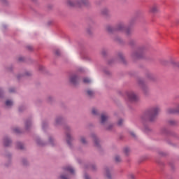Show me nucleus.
Listing matches in <instances>:
<instances>
[{
    "mask_svg": "<svg viewBox=\"0 0 179 179\" xmlns=\"http://www.w3.org/2000/svg\"><path fill=\"white\" fill-rule=\"evenodd\" d=\"M108 129H111V126H109Z\"/></svg>",
    "mask_w": 179,
    "mask_h": 179,
    "instance_id": "obj_40",
    "label": "nucleus"
},
{
    "mask_svg": "<svg viewBox=\"0 0 179 179\" xmlns=\"http://www.w3.org/2000/svg\"><path fill=\"white\" fill-rule=\"evenodd\" d=\"M129 152H130L129 148H125L124 149V152L125 153V155H128V154L129 153Z\"/></svg>",
    "mask_w": 179,
    "mask_h": 179,
    "instance_id": "obj_21",
    "label": "nucleus"
},
{
    "mask_svg": "<svg viewBox=\"0 0 179 179\" xmlns=\"http://www.w3.org/2000/svg\"><path fill=\"white\" fill-rule=\"evenodd\" d=\"M3 1H5V0H3Z\"/></svg>",
    "mask_w": 179,
    "mask_h": 179,
    "instance_id": "obj_45",
    "label": "nucleus"
},
{
    "mask_svg": "<svg viewBox=\"0 0 179 179\" xmlns=\"http://www.w3.org/2000/svg\"><path fill=\"white\" fill-rule=\"evenodd\" d=\"M160 113V108L159 107H155L153 108L149 115V120L150 121H155V119L156 118V115Z\"/></svg>",
    "mask_w": 179,
    "mask_h": 179,
    "instance_id": "obj_3",
    "label": "nucleus"
},
{
    "mask_svg": "<svg viewBox=\"0 0 179 179\" xmlns=\"http://www.w3.org/2000/svg\"><path fill=\"white\" fill-rule=\"evenodd\" d=\"M90 82H92V80L87 78H83V83H90Z\"/></svg>",
    "mask_w": 179,
    "mask_h": 179,
    "instance_id": "obj_18",
    "label": "nucleus"
},
{
    "mask_svg": "<svg viewBox=\"0 0 179 179\" xmlns=\"http://www.w3.org/2000/svg\"><path fill=\"white\" fill-rule=\"evenodd\" d=\"M70 82L72 85H76L78 83V76L76 75L71 76L70 77Z\"/></svg>",
    "mask_w": 179,
    "mask_h": 179,
    "instance_id": "obj_8",
    "label": "nucleus"
},
{
    "mask_svg": "<svg viewBox=\"0 0 179 179\" xmlns=\"http://www.w3.org/2000/svg\"><path fill=\"white\" fill-rule=\"evenodd\" d=\"M38 143L41 145H43V143H40L39 141H38Z\"/></svg>",
    "mask_w": 179,
    "mask_h": 179,
    "instance_id": "obj_37",
    "label": "nucleus"
},
{
    "mask_svg": "<svg viewBox=\"0 0 179 179\" xmlns=\"http://www.w3.org/2000/svg\"><path fill=\"white\" fill-rule=\"evenodd\" d=\"M88 96H90V97H92V96H94V92L92 91V90H88L87 92Z\"/></svg>",
    "mask_w": 179,
    "mask_h": 179,
    "instance_id": "obj_19",
    "label": "nucleus"
},
{
    "mask_svg": "<svg viewBox=\"0 0 179 179\" xmlns=\"http://www.w3.org/2000/svg\"><path fill=\"white\" fill-rule=\"evenodd\" d=\"M68 6L71 8H80V6H87L89 1L87 0H68Z\"/></svg>",
    "mask_w": 179,
    "mask_h": 179,
    "instance_id": "obj_1",
    "label": "nucleus"
},
{
    "mask_svg": "<svg viewBox=\"0 0 179 179\" xmlns=\"http://www.w3.org/2000/svg\"><path fill=\"white\" fill-rule=\"evenodd\" d=\"M166 112L168 114H176L177 113H179V105H178L176 109L169 108Z\"/></svg>",
    "mask_w": 179,
    "mask_h": 179,
    "instance_id": "obj_6",
    "label": "nucleus"
},
{
    "mask_svg": "<svg viewBox=\"0 0 179 179\" xmlns=\"http://www.w3.org/2000/svg\"><path fill=\"white\" fill-rule=\"evenodd\" d=\"M106 176L107 178L111 179V174H110V169H106Z\"/></svg>",
    "mask_w": 179,
    "mask_h": 179,
    "instance_id": "obj_12",
    "label": "nucleus"
},
{
    "mask_svg": "<svg viewBox=\"0 0 179 179\" xmlns=\"http://www.w3.org/2000/svg\"><path fill=\"white\" fill-rule=\"evenodd\" d=\"M60 178H62V179H68V178L65 176H61Z\"/></svg>",
    "mask_w": 179,
    "mask_h": 179,
    "instance_id": "obj_28",
    "label": "nucleus"
},
{
    "mask_svg": "<svg viewBox=\"0 0 179 179\" xmlns=\"http://www.w3.org/2000/svg\"><path fill=\"white\" fill-rule=\"evenodd\" d=\"M65 171H69L71 174H73V173H75V170L72 167H71V166H66L65 168Z\"/></svg>",
    "mask_w": 179,
    "mask_h": 179,
    "instance_id": "obj_10",
    "label": "nucleus"
},
{
    "mask_svg": "<svg viewBox=\"0 0 179 179\" xmlns=\"http://www.w3.org/2000/svg\"><path fill=\"white\" fill-rule=\"evenodd\" d=\"M120 58L122 59V58H124V57L122 56V55H120Z\"/></svg>",
    "mask_w": 179,
    "mask_h": 179,
    "instance_id": "obj_38",
    "label": "nucleus"
},
{
    "mask_svg": "<svg viewBox=\"0 0 179 179\" xmlns=\"http://www.w3.org/2000/svg\"><path fill=\"white\" fill-rule=\"evenodd\" d=\"M101 15L103 16H110V10L108 8H105L101 10Z\"/></svg>",
    "mask_w": 179,
    "mask_h": 179,
    "instance_id": "obj_7",
    "label": "nucleus"
},
{
    "mask_svg": "<svg viewBox=\"0 0 179 179\" xmlns=\"http://www.w3.org/2000/svg\"><path fill=\"white\" fill-rule=\"evenodd\" d=\"M43 128H44V125H43Z\"/></svg>",
    "mask_w": 179,
    "mask_h": 179,
    "instance_id": "obj_44",
    "label": "nucleus"
},
{
    "mask_svg": "<svg viewBox=\"0 0 179 179\" xmlns=\"http://www.w3.org/2000/svg\"><path fill=\"white\" fill-rule=\"evenodd\" d=\"M130 134H131V136H133L134 138H135V133L131 132Z\"/></svg>",
    "mask_w": 179,
    "mask_h": 179,
    "instance_id": "obj_30",
    "label": "nucleus"
},
{
    "mask_svg": "<svg viewBox=\"0 0 179 179\" xmlns=\"http://www.w3.org/2000/svg\"><path fill=\"white\" fill-rule=\"evenodd\" d=\"M29 124H30V122H26V127H27V128H29Z\"/></svg>",
    "mask_w": 179,
    "mask_h": 179,
    "instance_id": "obj_32",
    "label": "nucleus"
},
{
    "mask_svg": "<svg viewBox=\"0 0 179 179\" xmlns=\"http://www.w3.org/2000/svg\"><path fill=\"white\" fill-rule=\"evenodd\" d=\"M115 30L117 31H124L126 33V34H127V36H129V34L132 33V29L126 27L125 25L122 23L119 24L117 26Z\"/></svg>",
    "mask_w": 179,
    "mask_h": 179,
    "instance_id": "obj_2",
    "label": "nucleus"
},
{
    "mask_svg": "<svg viewBox=\"0 0 179 179\" xmlns=\"http://www.w3.org/2000/svg\"><path fill=\"white\" fill-rule=\"evenodd\" d=\"M10 145V141L9 138H5L4 139V145L5 146H9Z\"/></svg>",
    "mask_w": 179,
    "mask_h": 179,
    "instance_id": "obj_13",
    "label": "nucleus"
},
{
    "mask_svg": "<svg viewBox=\"0 0 179 179\" xmlns=\"http://www.w3.org/2000/svg\"><path fill=\"white\" fill-rule=\"evenodd\" d=\"M19 61H23V59L22 58H20Z\"/></svg>",
    "mask_w": 179,
    "mask_h": 179,
    "instance_id": "obj_39",
    "label": "nucleus"
},
{
    "mask_svg": "<svg viewBox=\"0 0 179 179\" xmlns=\"http://www.w3.org/2000/svg\"><path fill=\"white\" fill-rule=\"evenodd\" d=\"M17 148L22 150L24 148V145L22 143H17Z\"/></svg>",
    "mask_w": 179,
    "mask_h": 179,
    "instance_id": "obj_16",
    "label": "nucleus"
},
{
    "mask_svg": "<svg viewBox=\"0 0 179 179\" xmlns=\"http://www.w3.org/2000/svg\"><path fill=\"white\" fill-rule=\"evenodd\" d=\"M1 94H2V90L0 89V96H1Z\"/></svg>",
    "mask_w": 179,
    "mask_h": 179,
    "instance_id": "obj_36",
    "label": "nucleus"
},
{
    "mask_svg": "<svg viewBox=\"0 0 179 179\" xmlns=\"http://www.w3.org/2000/svg\"><path fill=\"white\" fill-rule=\"evenodd\" d=\"M115 160L117 163H120V162H121V157H120V156H116Z\"/></svg>",
    "mask_w": 179,
    "mask_h": 179,
    "instance_id": "obj_20",
    "label": "nucleus"
},
{
    "mask_svg": "<svg viewBox=\"0 0 179 179\" xmlns=\"http://www.w3.org/2000/svg\"><path fill=\"white\" fill-rule=\"evenodd\" d=\"M142 55H143V48H139L136 52H134L132 54L133 58H142Z\"/></svg>",
    "mask_w": 179,
    "mask_h": 179,
    "instance_id": "obj_4",
    "label": "nucleus"
},
{
    "mask_svg": "<svg viewBox=\"0 0 179 179\" xmlns=\"http://www.w3.org/2000/svg\"><path fill=\"white\" fill-rule=\"evenodd\" d=\"M130 178L131 179H135V176L134 175H130Z\"/></svg>",
    "mask_w": 179,
    "mask_h": 179,
    "instance_id": "obj_31",
    "label": "nucleus"
},
{
    "mask_svg": "<svg viewBox=\"0 0 179 179\" xmlns=\"http://www.w3.org/2000/svg\"><path fill=\"white\" fill-rule=\"evenodd\" d=\"M61 121H62V119L61 118L56 119L55 124L58 125V124H60Z\"/></svg>",
    "mask_w": 179,
    "mask_h": 179,
    "instance_id": "obj_22",
    "label": "nucleus"
},
{
    "mask_svg": "<svg viewBox=\"0 0 179 179\" xmlns=\"http://www.w3.org/2000/svg\"><path fill=\"white\" fill-rule=\"evenodd\" d=\"M80 141H81L82 143H86V140L85 139L84 137H81Z\"/></svg>",
    "mask_w": 179,
    "mask_h": 179,
    "instance_id": "obj_25",
    "label": "nucleus"
},
{
    "mask_svg": "<svg viewBox=\"0 0 179 179\" xmlns=\"http://www.w3.org/2000/svg\"><path fill=\"white\" fill-rule=\"evenodd\" d=\"M157 10H158V8H157V6H153L150 8V12L152 13H156V12H157Z\"/></svg>",
    "mask_w": 179,
    "mask_h": 179,
    "instance_id": "obj_11",
    "label": "nucleus"
},
{
    "mask_svg": "<svg viewBox=\"0 0 179 179\" xmlns=\"http://www.w3.org/2000/svg\"><path fill=\"white\" fill-rule=\"evenodd\" d=\"M127 99L129 101H137L138 97V95L134 92H128Z\"/></svg>",
    "mask_w": 179,
    "mask_h": 179,
    "instance_id": "obj_5",
    "label": "nucleus"
},
{
    "mask_svg": "<svg viewBox=\"0 0 179 179\" xmlns=\"http://www.w3.org/2000/svg\"><path fill=\"white\" fill-rule=\"evenodd\" d=\"M173 66H179V62H172Z\"/></svg>",
    "mask_w": 179,
    "mask_h": 179,
    "instance_id": "obj_24",
    "label": "nucleus"
},
{
    "mask_svg": "<svg viewBox=\"0 0 179 179\" xmlns=\"http://www.w3.org/2000/svg\"><path fill=\"white\" fill-rule=\"evenodd\" d=\"M6 106H7V107H10V106H13V102L12 101L7 100L6 101Z\"/></svg>",
    "mask_w": 179,
    "mask_h": 179,
    "instance_id": "obj_14",
    "label": "nucleus"
},
{
    "mask_svg": "<svg viewBox=\"0 0 179 179\" xmlns=\"http://www.w3.org/2000/svg\"><path fill=\"white\" fill-rule=\"evenodd\" d=\"M92 138L94 139V142L95 145L97 146L99 145V139H97V137H96L95 135H93Z\"/></svg>",
    "mask_w": 179,
    "mask_h": 179,
    "instance_id": "obj_15",
    "label": "nucleus"
},
{
    "mask_svg": "<svg viewBox=\"0 0 179 179\" xmlns=\"http://www.w3.org/2000/svg\"><path fill=\"white\" fill-rule=\"evenodd\" d=\"M15 132H19V131L17 129H15Z\"/></svg>",
    "mask_w": 179,
    "mask_h": 179,
    "instance_id": "obj_41",
    "label": "nucleus"
},
{
    "mask_svg": "<svg viewBox=\"0 0 179 179\" xmlns=\"http://www.w3.org/2000/svg\"><path fill=\"white\" fill-rule=\"evenodd\" d=\"M108 31H109L110 32L113 31V28L111 27H108Z\"/></svg>",
    "mask_w": 179,
    "mask_h": 179,
    "instance_id": "obj_29",
    "label": "nucleus"
},
{
    "mask_svg": "<svg viewBox=\"0 0 179 179\" xmlns=\"http://www.w3.org/2000/svg\"><path fill=\"white\" fill-rule=\"evenodd\" d=\"M55 54H56V55H59V50H57V51L55 52Z\"/></svg>",
    "mask_w": 179,
    "mask_h": 179,
    "instance_id": "obj_33",
    "label": "nucleus"
},
{
    "mask_svg": "<svg viewBox=\"0 0 179 179\" xmlns=\"http://www.w3.org/2000/svg\"><path fill=\"white\" fill-rule=\"evenodd\" d=\"M132 43H134V41H131Z\"/></svg>",
    "mask_w": 179,
    "mask_h": 179,
    "instance_id": "obj_43",
    "label": "nucleus"
},
{
    "mask_svg": "<svg viewBox=\"0 0 179 179\" xmlns=\"http://www.w3.org/2000/svg\"><path fill=\"white\" fill-rule=\"evenodd\" d=\"M49 143H50V144L51 145V146H53V144H52V138H49Z\"/></svg>",
    "mask_w": 179,
    "mask_h": 179,
    "instance_id": "obj_27",
    "label": "nucleus"
},
{
    "mask_svg": "<svg viewBox=\"0 0 179 179\" xmlns=\"http://www.w3.org/2000/svg\"><path fill=\"white\" fill-rule=\"evenodd\" d=\"M41 70H43V67L41 68Z\"/></svg>",
    "mask_w": 179,
    "mask_h": 179,
    "instance_id": "obj_42",
    "label": "nucleus"
},
{
    "mask_svg": "<svg viewBox=\"0 0 179 179\" xmlns=\"http://www.w3.org/2000/svg\"><path fill=\"white\" fill-rule=\"evenodd\" d=\"M15 91V89H10V92L12 93Z\"/></svg>",
    "mask_w": 179,
    "mask_h": 179,
    "instance_id": "obj_35",
    "label": "nucleus"
},
{
    "mask_svg": "<svg viewBox=\"0 0 179 179\" xmlns=\"http://www.w3.org/2000/svg\"><path fill=\"white\" fill-rule=\"evenodd\" d=\"M123 122H124V120H122V119H120V120L118 121L117 124H118V125H122V123H123Z\"/></svg>",
    "mask_w": 179,
    "mask_h": 179,
    "instance_id": "obj_26",
    "label": "nucleus"
},
{
    "mask_svg": "<svg viewBox=\"0 0 179 179\" xmlns=\"http://www.w3.org/2000/svg\"><path fill=\"white\" fill-rule=\"evenodd\" d=\"M85 179H90V178H89V176H87V175H85Z\"/></svg>",
    "mask_w": 179,
    "mask_h": 179,
    "instance_id": "obj_34",
    "label": "nucleus"
},
{
    "mask_svg": "<svg viewBox=\"0 0 179 179\" xmlns=\"http://www.w3.org/2000/svg\"><path fill=\"white\" fill-rule=\"evenodd\" d=\"M107 120H108V116H107L105 114H102L101 116V122L102 124H104L106 122V121H107Z\"/></svg>",
    "mask_w": 179,
    "mask_h": 179,
    "instance_id": "obj_9",
    "label": "nucleus"
},
{
    "mask_svg": "<svg viewBox=\"0 0 179 179\" xmlns=\"http://www.w3.org/2000/svg\"><path fill=\"white\" fill-rule=\"evenodd\" d=\"M66 138H67V143L68 145H71V141L69 140L71 139V134H66Z\"/></svg>",
    "mask_w": 179,
    "mask_h": 179,
    "instance_id": "obj_17",
    "label": "nucleus"
},
{
    "mask_svg": "<svg viewBox=\"0 0 179 179\" xmlns=\"http://www.w3.org/2000/svg\"><path fill=\"white\" fill-rule=\"evenodd\" d=\"M92 113L94 115H97V109L96 108H93L92 110Z\"/></svg>",
    "mask_w": 179,
    "mask_h": 179,
    "instance_id": "obj_23",
    "label": "nucleus"
}]
</instances>
